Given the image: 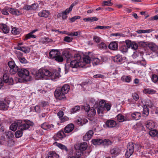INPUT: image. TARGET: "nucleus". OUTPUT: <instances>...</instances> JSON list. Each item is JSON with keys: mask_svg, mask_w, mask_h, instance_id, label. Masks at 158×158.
Segmentation results:
<instances>
[{"mask_svg": "<svg viewBox=\"0 0 158 158\" xmlns=\"http://www.w3.org/2000/svg\"><path fill=\"white\" fill-rule=\"evenodd\" d=\"M74 59L71 61L70 66L72 68H77L79 66L83 67L85 64L89 63L92 59L88 56H85L83 58L82 61L81 57L79 54H77L74 56Z\"/></svg>", "mask_w": 158, "mask_h": 158, "instance_id": "f257e3e1", "label": "nucleus"}, {"mask_svg": "<svg viewBox=\"0 0 158 158\" xmlns=\"http://www.w3.org/2000/svg\"><path fill=\"white\" fill-rule=\"evenodd\" d=\"M33 123L28 121L26 123H22L21 120H18L17 122L13 123L10 126V128L11 130L15 131L17 129L18 127L19 129H24L26 130L28 129L30 126H32Z\"/></svg>", "mask_w": 158, "mask_h": 158, "instance_id": "f03ea898", "label": "nucleus"}, {"mask_svg": "<svg viewBox=\"0 0 158 158\" xmlns=\"http://www.w3.org/2000/svg\"><path fill=\"white\" fill-rule=\"evenodd\" d=\"M70 89L69 85L65 84L62 87L56 89L55 92V96L57 99L62 100L66 97L65 94H67Z\"/></svg>", "mask_w": 158, "mask_h": 158, "instance_id": "7ed1b4c3", "label": "nucleus"}, {"mask_svg": "<svg viewBox=\"0 0 158 158\" xmlns=\"http://www.w3.org/2000/svg\"><path fill=\"white\" fill-rule=\"evenodd\" d=\"M139 147V146L138 144H135L134 146V144L132 142L129 143L127 145V148L125 153L126 157L128 158L129 157L133 154L134 149L138 151Z\"/></svg>", "mask_w": 158, "mask_h": 158, "instance_id": "20e7f679", "label": "nucleus"}, {"mask_svg": "<svg viewBox=\"0 0 158 158\" xmlns=\"http://www.w3.org/2000/svg\"><path fill=\"white\" fill-rule=\"evenodd\" d=\"M50 72L48 70L41 68L36 72L35 77L37 79H43L44 76L49 75Z\"/></svg>", "mask_w": 158, "mask_h": 158, "instance_id": "39448f33", "label": "nucleus"}, {"mask_svg": "<svg viewBox=\"0 0 158 158\" xmlns=\"http://www.w3.org/2000/svg\"><path fill=\"white\" fill-rule=\"evenodd\" d=\"M10 101L9 100L5 99L3 101H0V110H6L8 109Z\"/></svg>", "mask_w": 158, "mask_h": 158, "instance_id": "423d86ee", "label": "nucleus"}, {"mask_svg": "<svg viewBox=\"0 0 158 158\" xmlns=\"http://www.w3.org/2000/svg\"><path fill=\"white\" fill-rule=\"evenodd\" d=\"M18 74L19 77L23 78L25 80H26V78L29 76V73L27 70L24 69H21L19 70Z\"/></svg>", "mask_w": 158, "mask_h": 158, "instance_id": "0eeeda50", "label": "nucleus"}, {"mask_svg": "<svg viewBox=\"0 0 158 158\" xmlns=\"http://www.w3.org/2000/svg\"><path fill=\"white\" fill-rule=\"evenodd\" d=\"M106 102L105 100H102L99 102V106L98 108L97 112L98 114H103L106 111L105 106Z\"/></svg>", "mask_w": 158, "mask_h": 158, "instance_id": "6e6552de", "label": "nucleus"}, {"mask_svg": "<svg viewBox=\"0 0 158 158\" xmlns=\"http://www.w3.org/2000/svg\"><path fill=\"white\" fill-rule=\"evenodd\" d=\"M9 74L8 73H5L3 76L2 79L3 82L5 83H8L10 85H12L13 84V80L11 77H9Z\"/></svg>", "mask_w": 158, "mask_h": 158, "instance_id": "1a4fd4ad", "label": "nucleus"}, {"mask_svg": "<svg viewBox=\"0 0 158 158\" xmlns=\"http://www.w3.org/2000/svg\"><path fill=\"white\" fill-rule=\"evenodd\" d=\"M41 127L45 130H52L54 129V126L52 124H49L47 123H44L41 125Z\"/></svg>", "mask_w": 158, "mask_h": 158, "instance_id": "9d476101", "label": "nucleus"}, {"mask_svg": "<svg viewBox=\"0 0 158 158\" xmlns=\"http://www.w3.org/2000/svg\"><path fill=\"white\" fill-rule=\"evenodd\" d=\"M94 132L92 130H89L85 135L83 136V139L85 141L89 140L93 136Z\"/></svg>", "mask_w": 158, "mask_h": 158, "instance_id": "9b49d317", "label": "nucleus"}, {"mask_svg": "<svg viewBox=\"0 0 158 158\" xmlns=\"http://www.w3.org/2000/svg\"><path fill=\"white\" fill-rule=\"evenodd\" d=\"M110 153L114 156H118L120 152V150L117 147L112 148L110 150Z\"/></svg>", "mask_w": 158, "mask_h": 158, "instance_id": "f8f14e48", "label": "nucleus"}, {"mask_svg": "<svg viewBox=\"0 0 158 158\" xmlns=\"http://www.w3.org/2000/svg\"><path fill=\"white\" fill-rule=\"evenodd\" d=\"M49 75L48 76L50 77L52 80H54L56 78H59L60 76V73L58 71H55L52 73L50 72Z\"/></svg>", "mask_w": 158, "mask_h": 158, "instance_id": "ddd939ff", "label": "nucleus"}, {"mask_svg": "<svg viewBox=\"0 0 158 158\" xmlns=\"http://www.w3.org/2000/svg\"><path fill=\"white\" fill-rule=\"evenodd\" d=\"M106 125L108 127L112 128L115 127L116 123L113 120H108L106 122Z\"/></svg>", "mask_w": 158, "mask_h": 158, "instance_id": "4468645a", "label": "nucleus"}, {"mask_svg": "<svg viewBox=\"0 0 158 158\" xmlns=\"http://www.w3.org/2000/svg\"><path fill=\"white\" fill-rule=\"evenodd\" d=\"M109 49L113 50H117L118 48V44L116 41L111 42L108 46Z\"/></svg>", "mask_w": 158, "mask_h": 158, "instance_id": "2eb2a0df", "label": "nucleus"}, {"mask_svg": "<svg viewBox=\"0 0 158 158\" xmlns=\"http://www.w3.org/2000/svg\"><path fill=\"white\" fill-rule=\"evenodd\" d=\"M59 156L56 153L52 152H48L45 156L46 158H59Z\"/></svg>", "mask_w": 158, "mask_h": 158, "instance_id": "dca6fc26", "label": "nucleus"}, {"mask_svg": "<svg viewBox=\"0 0 158 158\" xmlns=\"http://www.w3.org/2000/svg\"><path fill=\"white\" fill-rule=\"evenodd\" d=\"M74 128V125L73 124L67 125L64 128V132L66 133H69L71 132Z\"/></svg>", "mask_w": 158, "mask_h": 158, "instance_id": "f3484780", "label": "nucleus"}, {"mask_svg": "<svg viewBox=\"0 0 158 158\" xmlns=\"http://www.w3.org/2000/svg\"><path fill=\"white\" fill-rule=\"evenodd\" d=\"M59 54V51L56 50H52L49 53V57L52 58L54 59L56 56Z\"/></svg>", "mask_w": 158, "mask_h": 158, "instance_id": "a211bd4d", "label": "nucleus"}, {"mask_svg": "<svg viewBox=\"0 0 158 158\" xmlns=\"http://www.w3.org/2000/svg\"><path fill=\"white\" fill-rule=\"evenodd\" d=\"M148 47L153 53L158 50L157 46L153 43L148 44Z\"/></svg>", "mask_w": 158, "mask_h": 158, "instance_id": "6ab92c4d", "label": "nucleus"}, {"mask_svg": "<svg viewBox=\"0 0 158 158\" xmlns=\"http://www.w3.org/2000/svg\"><path fill=\"white\" fill-rule=\"evenodd\" d=\"M141 114L139 112H135L131 114V117L134 120H139L141 117Z\"/></svg>", "mask_w": 158, "mask_h": 158, "instance_id": "aec40b11", "label": "nucleus"}, {"mask_svg": "<svg viewBox=\"0 0 158 158\" xmlns=\"http://www.w3.org/2000/svg\"><path fill=\"white\" fill-rule=\"evenodd\" d=\"M123 58L122 56L119 55H118L114 56L113 58V61L115 62L121 63L123 61Z\"/></svg>", "mask_w": 158, "mask_h": 158, "instance_id": "412c9836", "label": "nucleus"}, {"mask_svg": "<svg viewBox=\"0 0 158 158\" xmlns=\"http://www.w3.org/2000/svg\"><path fill=\"white\" fill-rule=\"evenodd\" d=\"M9 10L10 13L12 15H19L22 14V13L18 9L10 8Z\"/></svg>", "mask_w": 158, "mask_h": 158, "instance_id": "4be33fe9", "label": "nucleus"}, {"mask_svg": "<svg viewBox=\"0 0 158 158\" xmlns=\"http://www.w3.org/2000/svg\"><path fill=\"white\" fill-rule=\"evenodd\" d=\"M49 12L46 10H43L39 13L38 15L40 17L47 18L48 16Z\"/></svg>", "mask_w": 158, "mask_h": 158, "instance_id": "5701e85b", "label": "nucleus"}, {"mask_svg": "<svg viewBox=\"0 0 158 158\" xmlns=\"http://www.w3.org/2000/svg\"><path fill=\"white\" fill-rule=\"evenodd\" d=\"M145 126L148 129L152 130L154 127V124L151 121H148L145 123Z\"/></svg>", "mask_w": 158, "mask_h": 158, "instance_id": "b1692460", "label": "nucleus"}, {"mask_svg": "<svg viewBox=\"0 0 158 158\" xmlns=\"http://www.w3.org/2000/svg\"><path fill=\"white\" fill-rule=\"evenodd\" d=\"M56 137L60 139H62L65 136L64 132L63 131H60L57 132L56 135Z\"/></svg>", "mask_w": 158, "mask_h": 158, "instance_id": "393cba45", "label": "nucleus"}, {"mask_svg": "<svg viewBox=\"0 0 158 158\" xmlns=\"http://www.w3.org/2000/svg\"><path fill=\"white\" fill-rule=\"evenodd\" d=\"M0 27L4 33L7 34L9 32V29L6 24H2L1 25Z\"/></svg>", "mask_w": 158, "mask_h": 158, "instance_id": "a878e982", "label": "nucleus"}, {"mask_svg": "<svg viewBox=\"0 0 158 158\" xmlns=\"http://www.w3.org/2000/svg\"><path fill=\"white\" fill-rule=\"evenodd\" d=\"M63 55L67 59V62L70 61V58L71 57V56L69 52L67 51H64L63 52Z\"/></svg>", "mask_w": 158, "mask_h": 158, "instance_id": "bb28decb", "label": "nucleus"}, {"mask_svg": "<svg viewBox=\"0 0 158 158\" xmlns=\"http://www.w3.org/2000/svg\"><path fill=\"white\" fill-rule=\"evenodd\" d=\"M96 113V111L95 109L93 107L91 108L89 111H88L87 114L89 117H92L94 116Z\"/></svg>", "mask_w": 158, "mask_h": 158, "instance_id": "cd10ccee", "label": "nucleus"}, {"mask_svg": "<svg viewBox=\"0 0 158 158\" xmlns=\"http://www.w3.org/2000/svg\"><path fill=\"white\" fill-rule=\"evenodd\" d=\"M92 143L94 145H100L103 143V140L100 139H93L92 140Z\"/></svg>", "mask_w": 158, "mask_h": 158, "instance_id": "c85d7f7f", "label": "nucleus"}, {"mask_svg": "<svg viewBox=\"0 0 158 158\" xmlns=\"http://www.w3.org/2000/svg\"><path fill=\"white\" fill-rule=\"evenodd\" d=\"M121 80L124 82L129 83L131 81V78L130 76H123L121 78Z\"/></svg>", "mask_w": 158, "mask_h": 158, "instance_id": "c756f323", "label": "nucleus"}, {"mask_svg": "<svg viewBox=\"0 0 158 158\" xmlns=\"http://www.w3.org/2000/svg\"><path fill=\"white\" fill-rule=\"evenodd\" d=\"M143 126L140 123L136 124L134 127V129H136L138 131H140L143 130Z\"/></svg>", "mask_w": 158, "mask_h": 158, "instance_id": "7c9ffc66", "label": "nucleus"}, {"mask_svg": "<svg viewBox=\"0 0 158 158\" xmlns=\"http://www.w3.org/2000/svg\"><path fill=\"white\" fill-rule=\"evenodd\" d=\"M143 107V114L146 116H148L149 114V110L147 105H144Z\"/></svg>", "mask_w": 158, "mask_h": 158, "instance_id": "2f4dec72", "label": "nucleus"}, {"mask_svg": "<svg viewBox=\"0 0 158 158\" xmlns=\"http://www.w3.org/2000/svg\"><path fill=\"white\" fill-rule=\"evenodd\" d=\"M149 132V134L152 137H155L158 135V131L156 130H150Z\"/></svg>", "mask_w": 158, "mask_h": 158, "instance_id": "473e14b6", "label": "nucleus"}, {"mask_svg": "<svg viewBox=\"0 0 158 158\" xmlns=\"http://www.w3.org/2000/svg\"><path fill=\"white\" fill-rule=\"evenodd\" d=\"M117 119L120 122H122L126 121V118L122 114H119L116 116Z\"/></svg>", "mask_w": 158, "mask_h": 158, "instance_id": "72a5a7b5", "label": "nucleus"}, {"mask_svg": "<svg viewBox=\"0 0 158 158\" xmlns=\"http://www.w3.org/2000/svg\"><path fill=\"white\" fill-rule=\"evenodd\" d=\"M98 19L95 17H92L89 18H85L83 19L84 21H86L93 22L98 20Z\"/></svg>", "mask_w": 158, "mask_h": 158, "instance_id": "f704fd0d", "label": "nucleus"}, {"mask_svg": "<svg viewBox=\"0 0 158 158\" xmlns=\"http://www.w3.org/2000/svg\"><path fill=\"white\" fill-rule=\"evenodd\" d=\"M87 147V145L86 143L83 142L81 144L79 148L81 151H83L86 150Z\"/></svg>", "mask_w": 158, "mask_h": 158, "instance_id": "c9c22d12", "label": "nucleus"}, {"mask_svg": "<svg viewBox=\"0 0 158 158\" xmlns=\"http://www.w3.org/2000/svg\"><path fill=\"white\" fill-rule=\"evenodd\" d=\"M156 91L152 89H145L143 90V92L145 94H152L155 93Z\"/></svg>", "mask_w": 158, "mask_h": 158, "instance_id": "e433bc0d", "label": "nucleus"}, {"mask_svg": "<svg viewBox=\"0 0 158 158\" xmlns=\"http://www.w3.org/2000/svg\"><path fill=\"white\" fill-rule=\"evenodd\" d=\"M33 34L31 33V32H30V33L27 34L26 35L25 37L24 38V40H27L29 39H30L31 38H36V36L35 35H33Z\"/></svg>", "mask_w": 158, "mask_h": 158, "instance_id": "4c0bfd02", "label": "nucleus"}, {"mask_svg": "<svg viewBox=\"0 0 158 158\" xmlns=\"http://www.w3.org/2000/svg\"><path fill=\"white\" fill-rule=\"evenodd\" d=\"M91 61H92L93 64L95 65H97L99 64L100 62V60L98 58L94 57H92Z\"/></svg>", "mask_w": 158, "mask_h": 158, "instance_id": "58836bf2", "label": "nucleus"}, {"mask_svg": "<svg viewBox=\"0 0 158 158\" xmlns=\"http://www.w3.org/2000/svg\"><path fill=\"white\" fill-rule=\"evenodd\" d=\"M10 8L8 7L2 9L1 10L2 13L4 15H8L9 14V12L10 13Z\"/></svg>", "mask_w": 158, "mask_h": 158, "instance_id": "ea45409f", "label": "nucleus"}, {"mask_svg": "<svg viewBox=\"0 0 158 158\" xmlns=\"http://www.w3.org/2000/svg\"><path fill=\"white\" fill-rule=\"evenodd\" d=\"M19 130L17 131L15 133V136L16 138H19L21 137L23 134V131L24 130V129H19Z\"/></svg>", "mask_w": 158, "mask_h": 158, "instance_id": "a19ab883", "label": "nucleus"}, {"mask_svg": "<svg viewBox=\"0 0 158 158\" xmlns=\"http://www.w3.org/2000/svg\"><path fill=\"white\" fill-rule=\"evenodd\" d=\"M30 48L28 47H23L21 51L25 53H27L30 52Z\"/></svg>", "mask_w": 158, "mask_h": 158, "instance_id": "79ce46f5", "label": "nucleus"}, {"mask_svg": "<svg viewBox=\"0 0 158 158\" xmlns=\"http://www.w3.org/2000/svg\"><path fill=\"white\" fill-rule=\"evenodd\" d=\"M98 45L99 48L101 49H105L107 48L106 45L103 42H101Z\"/></svg>", "mask_w": 158, "mask_h": 158, "instance_id": "37998d69", "label": "nucleus"}, {"mask_svg": "<svg viewBox=\"0 0 158 158\" xmlns=\"http://www.w3.org/2000/svg\"><path fill=\"white\" fill-rule=\"evenodd\" d=\"M80 109V107L79 106H76L71 109V113H74Z\"/></svg>", "mask_w": 158, "mask_h": 158, "instance_id": "c03bdc74", "label": "nucleus"}, {"mask_svg": "<svg viewBox=\"0 0 158 158\" xmlns=\"http://www.w3.org/2000/svg\"><path fill=\"white\" fill-rule=\"evenodd\" d=\"M128 48L126 45H124L120 47V50L123 52H126L127 51Z\"/></svg>", "mask_w": 158, "mask_h": 158, "instance_id": "a18cd8bd", "label": "nucleus"}, {"mask_svg": "<svg viewBox=\"0 0 158 158\" xmlns=\"http://www.w3.org/2000/svg\"><path fill=\"white\" fill-rule=\"evenodd\" d=\"M54 59H55V60L59 62H61L63 60V57L59 55V54L57 56H56Z\"/></svg>", "mask_w": 158, "mask_h": 158, "instance_id": "49530a36", "label": "nucleus"}, {"mask_svg": "<svg viewBox=\"0 0 158 158\" xmlns=\"http://www.w3.org/2000/svg\"><path fill=\"white\" fill-rule=\"evenodd\" d=\"M64 112L61 111H60L57 113V115L59 117V118L61 119L62 121H64L65 120L62 118Z\"/></svg>", "mask_w": 158, "mask_h": 158, "instance_id": "de8ad7c7", "label": "nucleus"}, {"mask_svg": "<svg viewBox=\"0 0 158 158\" xmlns=\"http://www.w3.org/2000/svg\"><path fill=\"white\" fill-rule=\"evenodd\" d=\"M81 109H84L85 111L87 113L88 111H89L90 110V106L88 105H86L82 106Z\"/></svg>", "mask_w": 158, "mask_h": 158, "instance_id": "09e8293b", "label": "nucleus"}, {"mask_svg": "<svg viewBox=\"0 0 158 158\" xmlns=\"http://www.w3.org/2000/svg\"><path fill=\"white\" fill-rule=\"evenodd\" d=\"M93 39L94 41L96 43H99L101 40V38L97 35L94 36L93 37Z\"/></svg>", "mask_w": 158, "mask_h": 158, "instance_id": "8fccbe9b", "label": "nucleus"}, {"mask_svg": "<svg viewBox=\"0 0 158 158\" xmlns=\"http://www.w3.org/2000/svg\"><path fill=\"white\" fill-rule=\"evenodd\" d=\"M103 144L106 145H110L112 144L111 141L109 139H105L103 141Z\"/></svg>", "mask_w": 158, "mask_h": 158, "instance_id": "3c124183", "label": "nucleus"}, {"mask_svg": "<svg viewBox=\"0 0 158 158\" xmlns=\"http://www.w3.org/2000/svg\"><path fill=\"white\" fill-rule=\"evenodd\" d=\"M73 38L69 36H65L64 39V40L67 42L69 43L72 42L73 40Z\"/></svg>", "mask_w": 158, "mask_h": 158, "instance_id": "603ef678", "label": "nucleus"}, {"mask_svg": "<svg viewBox=\"0 0 158 158\" xmlns=\"http://www.w3.org/2000/svg\"><path fill=\"white\" fill-rule=\"evenodd\" d=\"M12 33L15 35H16L19 33V31L18 29L16 27H14L13 28L11 31Z\"/></svg>", "mask_w": 158, "mask_h": 158, "instance_id": "864d4df0", "label": "nucleus"}, {"mask_svg": "<svg viewBox=\"0 0 158 158\" xmlns=\"http://www.w3.org/2000/svg\"><path fill=\"white\" fill-rule=\"evenodd\" d=\"M8 65L9 67L11 69L15 66V62L12 60L8 62Z\"/></svg>", "mask_w": 158, "mask_h": 158, "instance_id": "5fc2aeb1", "label": "nucleus"}, {"mask_svg": "<svg viewBox=\"0 0 158 158\" xmlns=\"http://www.w3.org/2000/svg\"><path fill=\"white\" fill-rule=\"evenodd\" d=\"M132 96L133 99L135 101H137L139 99V95L136 93H132Z\"/></svg>", "mask_w": 158, "mask_h": 158, "instance_id": "6e6d98bb", "label": "nucleus"}, {"mask_svg": "<svg viewBox=\"0 0 158 158\" xmlns=\"http://www.w3.org/2000/svg\"><path fill=\"white\" fill-rule=\"evenodd\" d=\"M11 69L13 70L12 72H13V73H12L13 74H14L17 72H18V73L19 71V70L20 69H19L17 66H15L13 67V68H12Z\"/></svg>", "mask_w": 158, "mask_h": 158, "instance_id": "4d7b16f0", "label": "nucleus"}, {"mask_svg": "<svg viewBox=\"0 0 158 158\" xmlns=\"http://www.w3.org/2000/svg\"><path fill=\"white\" fill-rule=\"evenodd\" d=\"M126 46L128 48H130L131 47L132 42L130 40H126L125 41Z\"/></svg>", "mask_w": 158, "mask_h": 158, "instance_id": "13d9d810", "label": "nucleus"}, {"mask_svg": "<svg viewBox=\"0 0 158 158\" xmlns=\"http://www.w3.org/2000/svg\"><path fill=\"white\" fill-rule=\"evenodd\" d=\"M81 155L80 153L78 152L75 154L74 156H69L67 158H81Z\"/></svg>", "mask_w": 158, "mask_h": 158, "instance_id": "bf43d9fd", "label": "nucleus"}, {"mask_svg": "<svg viewBox=\"0 0 158 158\" xmlns=\"http://www.w3.org/2000/svg\"><path fill=\"white\" fill-rule=\"evenodd\" d=\"M131 47L132 49L135 50L137 49L138 45L135 42H133Z\"/></svg>", "mask_w": 158, "mask_h": 158, "instance_id": "052dcab7", "label": "nucleus"}, {"mask_svg": "<svg viewBox=\"0 0 158 158\" xmlns=\"http://www.w3.org/2000/svg\"><path fill=\"white\" fill-rule=\"evenodd\" d=\"M56 145L62 149H64L66 150H67V148L65 146L60 143H57Z\"/></svg>", "mask_w": 158, "mask_h": 158, "instance_id": "680f3d73", "label": "nucleus"}, {"mask_svg": "<svg viewBox=\"0 0 158 158\" xmlns=\"http://www.w3.org/2000/svg\"><path fill=\"white\" fill-rule=\"evenodd\" d=\"M80 32L79 31H75L74 32H72L69 34H67V35L69 36H77L78 35Z\"/></svg>", "mask_w": 158, "mask_h": 158, "instance_id": "e2e57ef3", "label": "nucleus"}, {"mask_svg": "<svg viewBox=\"0 0 158 158\" xmlns=\"http://www.w3.org/2000/svg\"><path fill=\"white\" fill-rule=\"evenodd\" d=\"M6 135L9 139L11 138L14 136L13 133L11 131H8L6 132Z\"/></svg>", "mask_w": 158, "mask_h": 158, "instance_id": "0e129e2a", "label": "nucleus"}, {"mask_svg": "<svg viewBox=\"0 0 158 158\" xmlns=\"http://www.w3.org/2000/svg\"><path fill=\"white\" fill-rule=\"evenodd\" d=\"M79 2L78 0H76L70 6L69 8H70V10H72L73 7L78 4Z\"/></svg>", "mask_w": 158, "mask_h": 158, "instance_id": "69168bd1", "label": "nucleus"}, {"mask_svg": "<svg viewBox=\"0 0 158 158\" xmlns=\"http://www.w3.org/2000/svg\"><path fill=\"white\" fill-rule=\"evenodd\" d=\"M16 53L17 54V56L18 59H19L21 57H23V53L20 52L16 51Z\"/></svg>", "mask_w": 158, "mask_h": 158, "instance_id": "338daca9", "label": "nucleus"}, {"mask_svg": "<svg viewBox=\"0 0 158 158\" xmlns=\"http://www.w3.org/2000/svg\"><path fill=\"white\" fill-rule=\"evenodd\" d=\"M72 10L70 9V8L67 9L64 11L62 12V15H67L70 11H72Z\"/></svg>", "mask_w": 158, "mask_h": 158, "instance_id": "774afa93", "label": "nucleus"}]
</instances>
